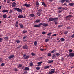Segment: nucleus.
Wrapping results in <instances>:
<instances>
[{
    "instance_id": "56",
    "label": "nucleus",
    "mask_w": 74,
    "mask_h": 74,
    "mask_svg": "<svg viewBox=\"0 0 74 74\" xmlns=\"http://www.w3.org/2000/svg\"><path fill=\"white\" fill-rule=\"evenodd\" d=\"M56 36V34H54L52 36V37H55Z\"/></svg>"
},
{
    "instance_id": "11",
    "label": "nucleus",
    "mask_w": 74,
    "mask_h": 74,
    "mask_svg": "<svg viewBox=\"0 0 74 74\" xmlns=\"http://www.w3.org/2000/svg\"><path fill=\"white\" fill-rule=\"evenodd\" d=\"M71 17H73V16L69 15V16H66L65 18L66 19H68V18H71Z\"/></svg>"
},
{
    "instance_id": "47",
    "label": "nucleus",
    "mask_w": 74,
    "mask_h": 74,
    "mask_svg": "<svg viewBox=\"0 0 74 74\" xmlns=\"http://www.w3.org/2000/svg\"><path fill=\"white\" fill-rule=\"evenodd\" d=\"M42 59V57H40L38 58L39 60H41V59Z\"/></svg>"
},
{
    "instance_id": "45",
    "label": "nucleus",
    "mask_w": 74,
    "mask_h": 74,
    "mask_svg": "<svg viewBox=\"0 0 74 74\" xmlns=\"http://www.w3.org/2000/svg\"><path fill=\"white\" fill-rule=\"evenodd\" d=\"M40 67H36V69L37 70H40Z\"/></svg>"
},
{
    "instance_id": "9",
    "label": "nucleus",
    "mask_w": 74,
    "mask_h": 74,
    "mask_svg": "<svg viewBox=\"0 0 74 74\" xmlns=\"http://www.w3.org/2000/svg\"><path fill=\"white\" fill-rule=\"evenodd\" d=\"M23 48L24 49H27L28 48V46L27 45H25L23 46Z\"/></svg>"
},
{
    "instance_id": "30",
    "label": "nucleus",
    "mask_w": 74,
    "mask_h": 74,
    "mask_svg": "<svg viewBox=\"0 0 74 74\" xmlns=\"http://www.w3.org/2000/svg\"><path fill=\"white\" fill-rule=\"evenodd\" d=\"M49 41V39H46L45 40V42H47Z\"/></svg>"
},
{
    "instance_id": "52",
    "label": "nucleus",
    "mask_w": 74,
    "mask_h": 74,
    "mask_svg": "<svg viewBox=\"0 0 74 74\" xmlns=\"http://www.w3.org/2000/svg\"><path fill=\"white\" fill-rule=\"evenodd\" d=\"M3 40V39L0 38V42H1V41H2V40Z\"/></svg>"
},
{
    "instance_id": "26",
    "label": "nucleus",
    "mask_w": 74,
    "mask_h": 74,
    "mask_svg": "<svg viewBox=\"0 0 74 74\" xmlns=\"http://www.w3.org/2000/svg\"><path fill=\"white\" fill-rule=\"evenodd\" d=\"M33 64L32 62H31L29 64V66L30 67H32V66H33Z\"/></svg>"
},
{
    "instance_id": "62",
    "label": "nucleus",
    "mask_w": 74,
    "mask_h": 74,
    "mask_svg": "<svg viewBox=\"0 0 74 74\" xmlns=\"http://www.w3.org/2000/svg\"><path fill=\"white\" fill-rule=\"evenodd\" d=\"M23 41H24V42H26V41H27V40H23Z\"/></svg>"
},
{
    "instance_id": "14",
    "label": "nucleus",
    "mask_w": 74,
    "mask_h": 74,
    "mask_svg": "<svg viewBox=\"0 0 74 74\" xmlns=\"http://www.w3.org/2000/svg\"><path fill=\"white\" fill-rule=\"evenodd\" d=\"M19 26L20 28H23V25L22 24H19Z\"/></svg>"
},
{
    "instance_id": "34",
    "label": "nucleus",
    "mask_w": 74,
    "mask_h": 74,
    "mask_svg": "<svg viewBox=\"0 0 74 74\" xmlns=\"http://www.w3.org/2000/svg\"><path fill=\"white\" fill-rule=\"evenodd\" d=\"M47 55L48 56H51V53H48L47 54Z\"/></svg>"
},
{
    "instance_id": "21",
    "label": "nucleus",
    "mask_w": 74,
    "mask_h": 74,
    "mask_svg": "<svg viewBox=\"0 0 74 74\" xmlns=\"http://www.w3.org/2000/svg\"><path fill=\"white\" fill-rule=\"evenodd\" d=\"M18 18H23V16L22 15H20L18 16Z\"/></svg>"
},
{
    "instance_id": "13",
    "label": "nucleus",
    "mask_w": 74,
    "mask_h": 74,
    "mask_svg": "<svg viewBox=\"0 0 74 74\" xmlns=\"http://www.w3.org/2000/svg\"><path fill=\"white\" fill-rule=\"evenodd\" d=\"M29 57H30V56L28 55L26 56L24 58V59H29Z\"/></svg>"
},
{
    "instance_id": "5",
    "label": "nucleus",
    "mask_w": 74,
    "mask_h": 74,
    "mask_svg": "<svg viewBox=\"0 0 74 74\" xmlns=\"http://www.w3.org/2000/svg\"><path fill=\"white\" fill-rule=\"evenodd\" d=\"M40 24H41V25H42V26L45 27L48 26V24L42 23H41Z\"/></svg>"
},
{
    "instance_id": "35",
    "label": "nucleus",
    "mask_w": 74,
    "mask_h": 74,
    "mask_svg": "<svg viewBox=\"0 0 74 74\" xmlns=\"http://www.w3.org/2000/svg\"><path fill=\"white\" fill-rule=\"evenodd\" d=\"M67 33H68V31H66L64 32V34H67Z\"/></svg>"
},
{
    "instance_id": "27",
    "label": "nucleus",
    "mask_w": 74,
    "mask_h": 74,
    "mask_svg": "<svg viewBox=\"0 0 74 74\" xmlns=\"http://www.w3.org/2000/svg\"><path fill=\"white\" fill-rule=\"evenodd\" d=\"M36 5H39V2H38V1H37L36 2Z\"/></svg>"
},
{
    "instance_id": "48",
    "label": "nucleus",
    "mask_w": 74,
    "mask_h": 74,
    "mask_svg": "<svg viewBox=\"0 0 74 74\" xmlns=\"http://www.w3.org/2000/svg\"><path fill=\"white\" fill-rule=\"evenodd\" d=\"M15 26H16V27H18V24H15Z\"/></svg>"
},
{
    "instance_id": "28",
    "label": "nucleus",
    "mask_w": 74,
    "mask_h": 74,
    "mask_svg": "<svg viewBox=\"0 0 74 74\" xmlns=\"http://www.w3.org/2000/svg\"><path fill=\"white\" fill-rule=\"evenodd\" d=\"M56 56L55 54H53V55L52 56V59H54L55 58V57Z\"/></svg>"
},
{
    "instance_id": "23",
    "label": "nucleus",
    "mask_w": 74,
    "mask_h": 74,
    "mask_svg": "<svg viewBox=\"0 0 74 74\" xmlns=\"http://www.w3.org/2000/svg\"><path fill=\"white\" fill-rule=\"evenodd\" d=\"M56 52V50L54 49L51 51V53H54V52Z\"/></svg>"
},
{
    "instance_id": "59",
    "label": "nucleus",
    "mask_w": 74,
    "mask_h": 74,
    "mask_svg": "<svg viewBox=\"0 0 74 74\" xmlns=\"http://www.w3.org/2000/svg\"><path fill=\"white\" fill-rule=\"evenodd\" d=\"M58 9L59 10H61L62 9V7H59V8H58Z\"/></svg>"
},
{
    "instance_id": "42",
    "label": "nucleus",
    "mask_w": 74,
    "mask_h": 74,
    "mask_svg": "<svg viewBox=\"0 0 74 74\" xmlns=\"http://www.w3.org/2000/svg\"><path fill=\"white\" fill-rule=\"evenodd\" d=\"M15 42H17V43H20V41L18 40H16Z\"/></svg>"
},
{
    "instance_id": "6",
    "label": "nucleus",
    "mask_w": 74,
    "mask_h": 74,
    "mask_svg": "<svg viewBox=\"0 0 74 74\" xmlns=\"http://www.w3.org/2000/svg\"><path fill=\"white\" fill-rule=\"evenodd\" d=\"M48 20L49 21H56V18H49Z\"/></svg>"
},
{
    "instance_id": "25",
    "label": "nucleus",
    "mask_w": 74,
    "mask_h": 74,
    "mask_svg": "<svg viewBox=\"0 0 74 74\" xmlns=\"http://www.w3.org/2000/svg\"><path fill=\"white\" fill-rule=\"evenodd\" d=\"M49 66H46L44 67V69H49Z\"/></svg>"
},
{
    "instance_id": "40",
    "label": "nucleus",
    "mask_w": 74,
    "mask_h": 74,
    "mask_svg": "<svg viewBox=\"0 0 74 74\" xmlns=\"http://www.w3.org/2000/svg\"><path fill=\"white\" fill-rule=\"evenodd\" d=\"M23 40H24V39H25V38H27V36H25L24 37H23Z\"/></svg>"
},
{
    "instance_id": "60",
    "label": "nucleus",
    "mask_w": 74,
    "mask_h": 74,
    "mask_svg": "<svg viewBox=\"0 0 74 74\" xmlns=\"http://www.w3.org/2000/svg\"><path fill=\"white\" fill-rule=\"evenodd\" d=\"M8 37H5L4 38V39H8Z\"/></svg>"
},
{
    "instance_id": "38",
    "label": "nucleus",
    "mask_w": 74,
    "mask_h": 74,
    "mask_svg": "<svg viewBox=\"0 0 74 74\" xmlns=\"http://www.w3.org/2000/svg\"><path fill=\"white\" fill-rule=\"evenodd\" d=\"M27 31H25V30H24V31H23V33H26V32H27Z\"/></svg>"
},
{
    "instance_id": "8",
    "label": "nucleus",
    "mask_w": 74,
    "mask_h": 74,
    "mask_svg": "<svg viewBox=\"0 0 74 74\" xmlns=\"http://www.w3.org/2000/svg\"><path fill=\"white\" fill-rule=\"evenodd\" d=\"M15 56L14 55H12L8 57V58L9 59H12V58H14Z\"/></svg>"
},
{
    "instance_id": "15",
    "label": "nucleus",
    "mask_w": 74,
    "mask_h": 74,
    "mask_svg": "<svg viewBox=\"0 0 74 74\" xmlns=\"http://www.w3.org/2000/svg\"><path fill=\"white\" fill-rule=\"evenodd\" d=\"M30 70V69H29V68L26 67L24 69V70Z\"/></svg>"
},
{
    "instance_id": "39",
    "label": "nucleus",
    "mask_w": 74,
    "mask_h": 74,
    "mask_svg": "<svg viewBox=\"0 0 74 74\" xmlns=\"http://www.w3.org/2000/svg\"><path fill=\"white\" fill-rule=\"evenodd\" d=\"M51 34H52V33H51V32L49 33H48V34H47V35L48 36H51Z\"/></svg>"
},
{
    "instance_id": "54",
    "label": "nucleus",
    "mask_w": 74,
    "mask_h": 74,
    "mask_svg": "<svg viewBox=\"0 0 74 74\" xmlns=\"http://www.w3.org/2000/svg\"><path fill=\"white\" fill-rule=\"evenodd\" d=\"M56 55H57V56H59V55H60V54H59V53H58L56 54Z\"/></svg>"
},
{
    "instance_id": "4",
    "label": "nucleus",
    "mask_w": 74,
    "mask_h": 74,
    "mask_svg": "<svg viewBox=\"0 0 74 74\" xmlns=\"http://www.w3.org/2000/svg\"><path fill=\"white\" fill-rule=\"evenodd\" d=\"M69 55L70 57L73 58V57L74 56V53H69Z\"/></svg>"
},
{
    "instance_id": "17",
    "label": "nucleus",
    "mask_w": 74,
    "mask_h": 74,
    "mask_svg": "<svg viewBox=\"0 0 74 74\" xmlns=\"http://www.w3.org/2000/svg\"><path fill=\"white\" fill-rule=\"evenodd\" d=\"M8 12V10H4L2 11V12H3V13H5V12Z\"/></svg>"
},
{
    "instance_id": "32",
    "label": "nucleus",
    "mask_w": 74,
    "mask_h": 74,
    "mask_svg": "<svg viewBox=\"0 0 74 74\" xmlns=\"http://www.w3.org/2000/svg\"><path fill=\"white\" fill-rule=\"evenodd\" d=\"M52 62H53V60H52L51 61L49 60L48 62V63H52Z\"/></svg>"
},
{
    "instance_id": "1",
    "label": "nucleus",
    "mask_w": 74,
    "mask_h": 74,
    "mask_svg": "<svg viewBox=\"0 0 74 74\" xmlns=\"http://www.w3.org/2000/svg\"><path fill=\"white\" fill-rule=\"evenodd\" d=\"M14 10H16L18 12H22V10L21 9H20L18 8H16L14 9Z\"/></svg>"
},
{
    "instance_id": "33",
    "label": "nucleus",
    "mask_w": 74,
    "mask_h": 74,
    "mask_svg": "<svg viewBox=\"0 0 74 74\" xmlns=\"http://www.w3.org/2000/svg\"><path fill=\"white\" fill-rule=\"evenodd\" d=\"M14 70L16 71H18V70H19V69H17L16 68H15L14 69Z\"/></svg>"
},
{
    "instance_id": "61",
    "label": "nucleus",
    "mask_w": 74,
    "mask_h": 74,
    "mask_svg": "<svg viewBox=\"0 0 74 74\" xmlns=\"http://www.w3.org/2000/svg\"><path fill=\"white\" fill-rule=\"evenodd\" d=\"M40 51H43L44 49H40Z\"/></svg>"
},
{
    "instance_id": "51",
    "label": "nucleus",
    "mask_w": 74,
    "mask_h": 74,
    "mask_svg": "<svg viewBox=\"0 0 74 74\" xmlns=\"http://www.w3.org/2000/svg\"><path fill=\"white\" fill-rule=\"evenodd\" d=\"M10 1H11V0H8L7 1V3H10Z\"/></svg>"
},
{
    "instance_id": "36",
    "label": "nucleus",
    "mask_w": 74,
    "mask_h": 74,
    "mask_svg": "<svg viewBox=\"0 0 74 74\" xmlns=\"http://www.w3.org/2000/svg\"><path fill=\"white\" fill-rule=\"evenodd\" d=\"M65 0H62L61 1H60V2H61V3H63L64 2H65Z\"/></svg>"
},
{
    "instance_id": "46",
    "label": "nucleus",
    "mask_w": 74,
    "mask_h": 74,
    "mask_svg": "<svg viewBox=\"0 0 74 74\" xmlns=\"http://www.w3.org/2000/svg\"><path fill=\"white\" fill-rule=\"evenodd\" d=\"M73 52V50L72 49H70L69 51V53H71V52Z\"/></svg>"
},
{
    "instance_id": "18",
    "label": "nucleus",
    "mask_w": 74,
    "mask_h": 74,
    "mask_svg": "<svg viewBox=\"0 0 74 74\" xmlns=\"http://www.w3.org/2000/svg\"><path fill=\"white\" fill-rule=\"evenodd\" d=\"M60 40L61 42H63V41H65V39L64 38H61L60 39Z\"/></svg>"
},
{
    "instance_id": "31",
    "label": "nucleus",
    "mask_w": 74,
    "mask_h": 74,
    "mask_svg": "<svg viewBox=\"0 0 74 74\" xmlns=\"http://www.w3.org/2000/svg\"><path fill=\"white\" fill-rule=\"evenodd\" d=\"M13 12V10H12L9 11V14H11L12 13V12Z\"/></svg>"
},
{
    "instance_id": "7",
    "label": "nucleus",
    "mask_w": 74,
    "mask_h": 74,
    "mask_svg": "<svg viewBox=\"0 0 74 74\" xmlns=\"http://www.w3.org/2000/svg\"><path fill=\"white\" fill-rule=\"evenodd\" d=\"M12 7H16V3L13 2L12 3Z\"/></svg>"
},
{
    "instance_id": "57",
    "label": "nucleus",
    "mask_w": 74,
    "mask_h": 74,
    "mask_svg": "<svg viewBox=\"0 0 74 74\" xmlns=\"http://www.w3.org/2000/svg\"><path fill=\"white\" fill-rule=\"evenodd\" d=\"M62 25H59L58 26V27L59 28H60V27H62Z\"/></svg>"
},
{
    "instance_id": "64",
    "label": "nucleus",
    "mask_w": 74,
    "mask_h": 74,
    "mask_svg": "<svg viewBox=\"0 0 74 74\" xmlns=\"http://www.w3.org/2000/svg\"><path fill=\"white\" fill-rule=\"evenodd\" d=\"M59 13H60V12H62V11H58Z\"/></svg>"
},
{
    "instance_id": "10",
    "label": "nucleus",
    "mask_w": 74,
    "mask_h": 74,
    "mask_svg": "<svg viewBox=\"0 0 74 74\" xmlns=\"http://www.w3.org/2000/svg\"><path fill=\"white\" fill-rule=\"evenodd\" d=\"M41 21V20L38 19L35 20V22H36V23H38V22H40Z\"/></svg>"
},
{
    "instance_id": "22",
    "label": "nucleus",
    "mask_w": 74,
    "mask_h": 74,
    "mask_svg": "<svg viewBox=\"0 0 74 74\" xmlns=\"http://www.w3.org/2000/svg\"><path fill=\"white\" fill-rule=\"evenodd\" d=\"M69 5L70 6H73V5H74V3H69Z\"/></svg>"
},
{
    "instance_id": "53",
    "label": "nucleus",
    "mask_w": 74,
    "mask_h": 74,
    "mask_svg": "<svg viewBox=\"0 0 74 74\" xmlns=\"http://www.w3.org/2000/svg\"><path fill=\"white\" fill-rule=\"evenodd\" d=\"M65 0L66 3H70V2H69V0Z\"/></svg>"
},
{
    "instance_id": "3",
    "label": "nucleus",
    "mask_w": 74,
    "mask_h": 74,
    "mask_svg": "<svg viewBox=\"0 0 74 74\" xmlns=\"http://www.w3.org/2000/svg\"><path fill=\"white\" fill-rule=\"evenodd\" d=\"M23 6L24 7H25V6L26 7H30L31 6V5H30V4H28L27 3H25L23 5Z\"/></svg>"
},
{
    "instance_id": "43",
    "label": "nucleus",
    "mask_w": 74,
    "mask_h": 74,
    "mask_svg": "<svg viewBox=\"0 0 74 74\" xmlns=\"http://www.w3.org/2000/svg\"><path fill=\"white\" fill-rule=\"evenodd\" d=\"M26 54L25 53L23 55V58H25L26 57Z\"/></svg>"
},
{
    "instance_id": "41",
    "label": "nucleus",
    "mask_w": 74,
    "mask_h": 74,
    "mask_svg": "<svg viewBox=\"0 0 74 74\" xmlns=\"http://www.w3.org/2000/svg\"><path fill=\"white\" fill-rule=\"evenodd\" d=\"M61 60H62V61H63V60H64V58H63V57H61Z\"/></svg>"
},
{
    "instance_id": "2",
    "label": "nucleus",
    "mask_w": 74,
    "mask_h": 74,
    "mask_svg": "<svg viewBox=\"0 0 74 74\" xmlns=\"http://www.w3.org/2000/svg\"><path fill=\"white\" fill-rule=\"evenodd\" d=\"M41 26V23H40L38 24V25H37V24L35 25L34 26V27H40Z\"/></svg>"
},
{
    "instance_id": "50",
    "label": "nucleus",
    "mask_w": 74,
    "mask_h": 74,
    "mask_svg": "<svg viewBox=\"0 0 74 74\" xmlns=\"http://www.w3.org/2000/svg\"><path fill=\"white\" fill-rule=\"evenodd\" d=\"M22 65L21 64H19L18 67H22Z\"/></svg>"
},
{
    "instance_id": "37",
    "label": "nucleus",
    "mask_w": 74,
    "mask_h": 74,
    "mask_svg": "<svg viewBox=\"0 0 74 74\" xmlns=\"http://www.w3.org/2000/svg\"><path fill=\"white\" fill-rule=\"evenodd\" d=\"M38 64H41V63H42V62H38L37 63Z\"/></svg>"
},
{
    "instance_id": "58",
    "label": "nucleus",
    "mask_w": 74,
    "mask_h": 74,
    "mask_svg": "<svg viewBox=\"0 0 74 74\" xmlns=\"http://www.w3.org/2000/svg\"><path fill=\"white\" fill-rule=\"evenodd\" d=\"M38 11H42V9H39L38 10Z\"/></svg>"
},
{
    "instance_id": "63",
    "label": "nucleus",
    "mask_w": 74,
    "mask_h": 74,
    "mask_svg": "<svg viewBox=\"0 0 74 74\" xmlns=\"http://www.w3.org/2000/svg\"><path fill=\"white\" fill-rule=\"evenodd\" d=\"M16 24H18V21H16Z\"/></svg>"
},
{
    "instance_id": "16",
    "label": "nucleus",
    "mask_w": 74,
    "mask_h": 74,
    "mask_svg": "<svg viewBox=\"0 0 74 74\" xmlns=\"http://www.w3.org/2000/svg\"><path fill=\"white\" fill-rule=\"evenodd\" d=\"M55 73V71H51L50 72H49L48 74H52L54 73Z\"/></svg>"
},
{
    "instance_id": "12",
    "label": "nucleus",
    "mask_w": 74,
    "mask_h": 74,
    "mask_svg": "<svg viewBox=\"0 0 74 74\" xmlns=\"http://www.w3.org/2000/svg\"><path fill=\"white\" fill-rule=\"evenodd\" d=\"M42 4L44 7H47V5H46V4H45V3L44 2H42Z\"/></svg>"
},
{
    "instance_id": "49",
    "label": "nucleus",
    "mask_w": 74,
    "mask_h": 74,
    "mask_svg": "<svg viewBox=\"0 0 74 74\" xmlns=\"http://www.w3.org/2000/svg\"><path fill=\"white\" fill-rule=\"evenodd\" d=\"M31 54L32 56H34V55H35V54L34 53H32Z\"/></svg>"
},
{
    "instance_id": "44",
    "label": "nucleus",
    "mask_w": 74,
    "mask_h": 74,
    "mask_svg": "<svg viewBox=\"0 0 74 74\" xmlns=\"http://www.w3.org/2000/svg\"><path fill=\"white\" fill-rule=\"evenodd\" d=\"M4 65H5V64L4 63H2L1 64V66H4Z\"/></svg>"
},
{
    "instance_id": "19",
    "label": "nucleus",
    "mask_w": 74,
    "mask_h": 74,
    "mask_svg": "<svg viewBox=\"0 0 74 74\" xmlns=\"http://www.w3.org/2000/svg\"><path fill=\"white\" fill-rule=\"evenodd\" d=\"M29 16L32 17H34V16H35V15L34 14H30L29 15Z\"/></svg>"
},
{
    "instance_id": "24",
    "label": "nucleus",
    "mask_w": 74,
    "mask_h": 74,
    "mask_svg": "<svg viewBox=\"0 0 74 74\" xmlns=\"http://www.w3.org/2000/svg\"><path fill=\"white\" fill-rule=\"evenodd\" d=\"M37 14L38 16H40V15H41V13L40 12H37Z\"/></svg>"
},
{
    "instance_id": "55",
    "label": "nucleus",
    "mask_w": 74,
    "mask_h": 74,
    "mask_svg": "<svg viewBox=\"0 0 74 74\" xmlns=\"http://www.w3.org/2000/svg\"><path fill=\"white\" fill-rule=\"evenodd\" d=\"M46 32H43L42 33V34H45Z\"/></svg>"
},
{
    "instance_id": "20",
    "label": "nucleus",
    "mask_w": 74,
    "mask_h": 74,
    "mask_svg": "<svg viewBox=\"0 0 74 74\" xmlns=\"http://www.w3.org/2000/svg\"><path fill=\"white\" fill-rule=\"evenodd\" d=\"M3 18H7V14H4L2 16Z\"/></svg>"
},
{
    "instance_id": "29",
    "label": "nucleus",
    "mask_w": 74,
    "mask_h": 74,
    "mask_svg": "<svg viewBox=\"0 0 74 74\" xmlns=\"http://www.w3.org/2000/svg\"><path fill=\"white\" fill-rule=\"evenodd\" d=\"M37 44V41H35L34 42V45H35V46H36Z\"/></svg>"
}]
</instances>
